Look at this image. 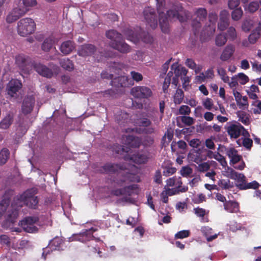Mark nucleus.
I'll list each match as a JSON object with an SVG mask.
<instances>
[{"label": "nucleus", "mask_w": 261, "mask_h": 261, "mask_svg": "<svg viewBox=\"0 0 261 261\" xmlns=\"http://www.w3.org/2000/svg\"><path fill=\"white\" fill-rule=\"evenodd\" d=\"M156 9L159 13V22L162 31L164 33H168L169 31V20H178L180 22L186 21L188 16L185 14L182 16L179 13L181 11L182 7L177 6L176 8L170 9L167 11L165 14L164 12L165 6V0H156Z\"/></svg>", "instance_id": "nucleus-1"}, {"label": "nucleus", "mask_w": 261, "mask_h": 261, "mask_svg": "<svg viewBox=\"0 0 261 261\" xmlns=\"http://www.w3.org/2000/svg\"><path fill=\"white\" fill-rule=\"evenodd\" d=\"M36 191L33 189H29L22 194L18 195L14 198L12 205H18L22 207L26 205L30 208L37 209L38 206V198L35 196Z\"/></svg>", "instance_id": "nucleus-2"}, {"label": "nucleus", "mask_w": 261, "mask_h": 261, "mask_svg": "<svg viewBox=\"0 0 261 261\" xmlns=\"http://www.w3.org/2000/svg\"><path fill=\"white\" fill-rule=\"evenodd\" d=\"M107 37L110 39V46L122 54H127L131 51L132 48L123 39L122 35L114 30L106 32Z\"/></svg>", "instance_id": "nucleus-3"}, {"label": "nucleus", "mask_w": 261, "mask_h": 261, "mask_svg": "<svg viewBox=\"0 0 261 261\" xmlns=\"http://www.w3.org/2000/svg\"><path fill=\"white\" fill-rule=\"evenodd\" d=\"M36 29V23L31 18L21 19L17 23L18 34L23 37L33 34Z\"/></svg>", "instance_id": "nucleus-4"}, {"label": "nucleus", "mask_w": 261, "mask_h": 261, "mask_svg": "<svg viewBox=\"0 0 261 261\" xmlns=\"http://www.w3.org/2000/svg\"><path fill=\"white\" fill-rule=\"evenodd\" d=\"M226 130L231 139H236L241 135L244 137H250L249 132L239 122L228 123L226 126Z\"/></svg>", "instance_id": "nucleus-5"}, {"label": "nucleus", "mask_w": 261, "mask_h": 261, "mask_svg": "<svg viewBox=\"0 0 261 261\" xmlns=\"http://www.w3.org/2000/svg\"><path fill=\"white\" fill-rule=\"evenodd\" d=\"M126 166V169L121 172L122 178L117 182L118 185L122 186L123 184L127 182H139L141 180L138 174V169L135 166H133L130 170L128 169Z\"/></svg>", "instance_id": "nucleus-6"}, {"label": "nucleus", "mask_w": 261, "mask_h": 261, "mask_svg": "<svg viewBox=\"0 0 261 261\" xmlns=\"http://www.w3.org/2000/svg\"><path fill=\"white\" fill-rule=\"evenodd\" d=\"M33 68L39 74L48 79L52 77L54 73L57 74L60 69L57 65H53L52 70L40 63H34Z\"/></svg>", "instance_id": "nucleus-7"}, {"label": "nucleus", "mask_w": 261, "mask_h": 261, "mask_svg": "<svg viewBox=\"0 0 261 261\" xmlns=\"http://www.w3.org/2000/svg\"><path fill=\"white\" fill-rule=\"evenodd\" d=\"M39 219L37 216H29L25 217L19 222L23 230L29 233L36 232L38 231V228L35 224L39 222Z\"/></svg>", "instance_id": "nucleus-8"}, {"label": "nucleus", "mask_w": 261, "mask_h": 261, "mask_svg": "<svg viewBox=\"0 0 261 261\" xmlns=\"http://www.w3.org/2000/svg\"><path fill=\"white\" fill-rule=\"evenodd\" d=\"M15 63L20 70L27 72L32 67H33L35 62L30 57L24 54H19L15 57Z\"/></svg>", "instance_id": "nucleus-9"}, {"label": "nucleus", "mask_w": 261, "mask_h": 261, "mask_svg": "<svg viewBox=\"0 0 261 261\" xmlns=\"http://www.w3.org/2000/svg\"><path fill=\"white\" fill-rule=\"evenodd\" d=\"M130 93L136 98L143 99L150 97L152 95V92L149 87L142 86L132 88Z\"/></svg>", "instance_id": "nucleus-10"}, {"label": "nucleus", "mask_w": 261, "mask_h": 261, "mask_svg": "<svg viewBox=\"0 0 261 261\" xmlns=\"http://www.w3.org/2000/svg\"><path fill=\"white\" fill-rule=\"evenodd\" d=\"M126 169V164L119 163L115 164L108 163L101 166L100 170L102 173L107 174L116 173L117 172H121Z\"/></svg>", "instance_id": "nucleus-11"}, {"label": "nucleus", "mask_w": 261, "mask_h": 261, "mask_svg": "<svg viewBox=\"0 0 261 261\" xmlns=\"http://www.w3.org/2000/svg\"><path fill=\"white\" fill-rule=\"evenodd\" d=\"M196 18L192 22V27L195 30L194 34H196L201 28L200 21L205 20L206 18L207 13L205 8H200L197 9L195 12Z\"/></svg>", "instance_id": "nucleus-12"}, {"label": "nucleus", "mask_w": 261, "mask_h": 261, "mask_svg": "<svg viewBox=\"0 0 261 261\" xmlns=\"http://www.w3.org/2000/svg\"><path fill=\"white\" fill-rule=\"evenodd\" d=\"M143 14L148 24L153 29L156 28L158 25V19L154 10L149 7L145 8Z\"/></svg>", "instance_id": "nucleus-13"}, {"label": "nucleus", "mask_w": 261, "mask_h": 261, "mask_svg": "<svg viewBox=\"0 0 261 261\" xmlns=\"http://www.w3.org/2000/svg\"><path fill=\"white\" fill-rule=\"evenodd\" d=\"M35 103V98L33 96H25L22 102L21 112L26 115L31 113Z\"/></svg>", "instance_id": "nucleus-14"}, {"label": "nucleus", "mask_w": 261, "mask_h": 261, "mask_svg": "<svg viewBox=\"0 0 261 261\" xmlns=\"http://www.w3.org/2000/svg\"><path fill=\"white\" fill-rule=\"evenodd\" d=\"M133 84L130 79L125 76L115 77L111 81V85L116 88L128 87Z\"/></svg>", "instance_id": "nucleus-15"}, {"label": "nucleus", "mask_w": 261, "mask_h": 261, "mask_svg": "<svg viewBox=\"0 0 261 261\" xmlns=\"http://www.w3.org/2000/svg\"><path fill=\"white\" fill-rule=\"evenodd\" d=\"M22 83L20 81L17 79H12L7 84V91L8 94L11 97L21 88Z\"/></svg>", "instance_id": "nucleus-16"}, {"label": "nucleus", "mask_w": 261, "mask_h": 261, "mask_svg": "<svg viewBox=\"0 0 261 261\" xmlns=\"http://www.w3.org/2000/svg\"><path fill=\"white\" fill-rule=\"evenodd\" d=\"M148 156L144 151H138L129 156V160L133 162L138 164H144L147 162Z\"/></svg>", "instance_id": "nucleus-17"}, {"label": "nucleus", "mask_w": 261, "mask_h": 261, "mask_svg": "<svg viewBox=\"0 0 261 261\" xmlns=\"http://www.w3.org/2000/svg\"><path fill=\"white\" fill-rule=\"evenodd\" d=\"M62 244V240L59 238L54 239L49 243V247L43 249L42 256L44 259H46V256L49 253L50 250H59L61 244Z\"/></svg>", "instance_id": "nucleus-18"}, {"label": "nucleus", "mask_w": 261, "mask_h": 261, "mask_svg": "<svg viewBox=\"0 0 261 261\" xmlns=\"http://www.w3.org/2000/svg\"><path fill=\"white\" fill-rule=\"evenodd\" d=\"M96 50V47L91 44H85L80 46L78 50V55L82 57L92 55Z\"/></svg>", "instance_id": "nucleus-19"}, {"label": "nucleus", "mask_w": 261, "mask_h": 261, "mask_svg": "<svg viewBox=\"0 0 261 261\" xmlns=\"http://www.w3.org/2000/svg\"><path fill=\"white\" fill-rule=\"evenodd\" d=\"M229 25V13L227 11L224 10L220 13V21L218 28L221 31L225 30Z\"/></svg>", "instance_id": "nucleus-20"}, {"label": "nucleus", "mask_w": 261, "mask_h": 261, "mask_svg": "<svg viewBox=\"0 0 261 261\" xmlns=\"http://www.w3.org/2000/svg\"><path fill=\"white\" fill-rule=\"evenodd\" d=\"M11 206L12 208L11 211L8 212L6 222L13 224L16 221V219L19 215L20 208L21 207H18V205H16L13 206L12 204Z\"/></svg>", "instance_id": "nucleus-21"}, {"label": "nucleus", "mask_w": 261, "mask_h": 261, "mask_svg": "<svg viewBox=\"0 0 261 261\" xmlns=\"http://www.w3.org/2000/svg\"><path fill=\"white\" fill-rule=\"evenodd\" d=\"M125 144L132 148H139L142 144L141 139L134 135L126 136Z\"/></svg>", "instance_id": "nucleus-22"}, {"label": "nucleus", "mask_w": 261, "mask_h": 261, "mask_svg": "<svg viewBox=\"0 0 261 261\" xmlns=\"http://www.w3.org/2000/svg\"><path fill=\"white\" fill-rule=\"evenodd\" d=\"M224 209L230 213H237L240 211L239 203L236 201L228 200L223 204Z\"/></svg>", "instance_id": "nucleus-23"}, {"label": "nucleus", "mask_w": 261, "mask_h": 261, "mask_svg": "<svg viewBox=\"0 0 261 261\" xmlns=\"http://www.w3.org/2000/svg\"><path fill=\"white\" fill-rule=\"evenodd\" d=\"M209 21L211 24L205 28L206 30H207V36H212L215 32L216 27L215 25L218 17L216 13H210L208 15Z\"/></svg>", "instance_id": "nucleus-24"}, {"label": "nucleus", "mask_w": 261, "mask_h": 261, "mask_svg": "<svg viewBox=\"0 0 261 261\" xmlns=\"http://www.w3.org/2000/svg\"><path fill=\"white\" fill-rule=\"evenodd\" d=\"M122 33L127 40L135 43H137L139 41V34L130 28H125L122 30Z\"/></svg>", "instance_id": "nucleus-25"}, {"label": "nucleus", "mask_w": 261, "mask_h": 261, "mask_svg": "<svg viewBox=\"0 0 261 261\" xmlns=\"http://www.w3.org/2000/svg\"><path fill=\"white\" fill-rule=\"evenodd\" d=\"M235 48L232 45H227L220 56V59L222 61H226L228 60L233 55Z\"/></svg>", "instance_id": "nucleus-26"}, {"label": "nucleus", "mask_w": 261, "mask_h": 261, "mask_svg": "<svg viewBox=\"0 0 261 261\" xmlns=\"http://www.w3.org/2000/svg\"><path fill=\"white\" fill-rule=\"evenodd\" d=\"M75 48L74 42L68 40L63 42L60 46L61 51L64 55H68L71 53Z\"/></svg>", "instance_id": "nucleus-27"}, {"label": "nucleus", "mask_w": 261, "mask_h": 261, "mask_svg": "<svg viewBox=\"0 0 261 261\" xmlns=\"http://www.w3.org/2000/svg\"><path fill=\"white\" fill-rule=\"evenodd\" d=\"M14 119L13 114L9 113L7 115L0 121V128L3 129H8L12 124Z\"/></svg>", "instance_id": "nucleus-28"}, {"label": "nucleus", "mask_w": 261, "mask_h": 261, "mask_svg": "<svg viewBox=\"0 0 261 261\" xmlns=\"http://www.w3.org/2000/svg\"><path fill=\"white\" fill-rule=\"evenodd\" d=\"M93 228L85 229L78 235V240L82 242L91 240L94 237L93 235Z\"/></svg>", "instance_id": "nucleus-29"}, {"label": "nucleus", "mask_w": 261, "mask_h": 261, "mask_svg": "<svg viewBox=\"0 0 261 261\" xmlns=\"http://www.w3.org/2000/svg\"><path fill=\"white\" fill-rule=\"evenodd\" d=\"M173 136V129L171 127L168 128L162 139V142L165 146L168 145L172 141Z\"/></svg>", "instance_id": "nucleus-30"}, {"label": "nucleus", "mask_w": 261, "mask_h": 261, "mask_svg": "<svg viewBox=\"0 0 261 261\" xmlns=\"http://www.w3.org/2000/svg\"><path fill=\"white\" fill-rule=\"evenodd\" d=\"M123 189L124 195L130 196L134 194H138L139 193V186L138 185L133 184L125 186L123 187Z\"/></svg>", "instance_id": "nucleus-31"}, {"label": "nucleus", "mask_w": 261, "mask_h": 261, "mask_svg": "<svg viewBox=\"0 0 261 261\" xmlns=\"http://www.w3.org/2000/svg\"><path fill=\"white\" fill-rule=\"evenodd\" d=\"M60 65L66 70L72 71L74 68V64L72 61L68 58H64L60 60Z\"/></svg>", "instance_id": "nucleus-32"}, {"label": "nucleus", "mask_w": 261, "mask_h": 261, "mask_svg": "<svg viewBox=\"0 0 261 261\" xmlns=\"http://www.w3.org/2000/svg\"><path fill=\"white\" fill-rule=\"evenodd\" d=\"M259 186V184L256 181L254 180L249 183H247L246 181L245 184H239L237 185V187L240 190H246L248 189L256 190Z\"/></svg>", "instance_id": "nucleus-33"}, {"label": "nucleus", "mask_w": 261, "mask_h": 261, "mask_svg": "<svg viewBox=\"0 0 261 261\" xmlns=\"http://www.w3.org/2000/svg\"><path fill=\"white\" fill-rule=\"evenodd\" d=\"M140 34L138 35L139 39H141L143 42L146 43H151L153 42V37L148 33L142 31L141 29H140Z\"/></svg>", "instance_id": "nucleus-34"}, {"label": "nucleus", "mask_w": 261, "mask_h": 261, "mask_svg": "<svg viewBox=\"0 0 261 261\" xmlns=\"http://www.w3.org/2000/svg\"><path fill=\"white\" fill-rule=\"evenodd\" d=\"M173 72L170 71L168 73L164 79L162 88L163 91L165 93H167L168 92V89L171 84V77L173 76Z\"/></svg>", "instance_id": "nucleus-35"}, {"label": "nucleus", "mask_w": 261, "mask_h": 261, "mask_svg": "<svg viewBox=\"0 0 261 261\" xmlns=\"http://www.w3.org/2000/svg\"><path fill=\"white\" fill-rule=\"evenodd\" d=\"M227 40L226 35L220 33L217 35L215 38V44L217 46L221 47L225 44Z\"/></svg>", "instance_id": "nucleus-36"}, {"label": "nucleus", "mask_w": 261, "mask_h": 261, "mask_svg": "<svg viewBox=\"0 0 261 261\" xmlns=\"http://www.w3.org/2000/svg\"><path fill=\"white\" fill-rule=\"evenodd\" d=\"M10 152L8 149L3 148L0 152V165L5 164L9 158Z\"/></svg>", "instance_id": "nucleus-37"}, {"label": "nucleus", "mask_w": 261, "mask_h": 261, "mask_svg": "<svg viewBox=\"0 0 261 261\" xmlns=\"http://www.w3.org/2000/svg\"><path fill=\"white\" fill-rule=\"evenodd\" d=\"M260 32L257 28L253 30L248 37V40L251 44L255 43L260 36Z\"/></svg>", "instance_id": "nucleus-38"}, {"label": "nucleus", "mask_w": 261, "mask_h": 261, "mask_svg": "<svg viewBox=\"0 0 261 261\" xmlns=\"http://www.w3.org/2000/svg\"><path fill=\"white\" fill-rule=\"evenodd\" d=\"M184 94L180 89H177L173 97V101L175 104H180L183 100Z\"/></svg>", "instance_id": "nucleus-39"}, {"label": "nucleus", "mask_w": 261, "mask_h": 261, "mask_svg": "<svg viewBox=\"0 0 261 261\" xmlns=\"http://www.w3.org/2000/svg\"><path fill=\"white\" fill-rule=\"evenodd\" d=\"M54 44L53 40L50 38L45 39L42 44L41 48L44 51H48L51 48Z\"/></svg>", "instance_id": "nucleus-40"}, {"label": "nucleus", "mask_w": 261, "mask_h": 261, "mask_svg": "<svg viewBox=\"0 0 261 261\" xmlns=\"http://www.w3.org/2000/svg\"><path fill=\"white\" fill-rule=\"evenodd\" d=\"M29 10L28 9H25L24 8H20L19 7H17L13 9V10L10 12L12 14L18 16V19L21 17L22 16L24 15L27 11Z\"/></svg>", "instance_id": "nucleus-41"}, {"label": "nucleus", "mask_w": 261, "mask_h": 261, "mask_svg": "<svg viewBox=\"0 0 261 261\" xmlns=\"http://www.w3.org/2000/svg\"><path fill=\"white\" fill-rule=\"evenodd\" d=\"M243 10L241 8L234 9L231 13L232 19L234 21L240 20L243 15Z\"/></svg>", "instance_id": "nucleus-42"}, {"label": "nucleus", "mask_w": 261, "mask_h": 261, "mask_svg": "<svg viewBox=\"0 0 261 261\" xmlns=\"http://www.w3.org/2000/svg\"><path fill=\"white\" fill-rule=\"evenodd\" d=\"M239 120L245 125L250 124V119L248 115L244 112H241L238 115Z\"/></svg>", "instance_id": "nucleus-43"}, {"label": "nucleus", "mask_w": 261, "mask_h": 261, "mask_svg": "<svg viewBox=\"0 0 261 261\" xmlns=\"http://www.w3.org/2000/svg\"><path fill=\"white\" fill-rule=\"evenodd\" d=\"M180 120L186 126H191L194 123V119L190 116H182L180 117Z\"/></svg>", "instance_id": "nucleus-44"}, {"label": "nucleus", "mask_w": 261, "mask_h": 261, "mask_svg": "<svg viewBox=\"0 0 261 261\" xmlns=\"http://www.w3.org/2000/svg\"><path fill=\"white\" fill-rule=\"evenodd\" d=\"M192 202L195 204H199L202 203L206 200L205 195L203 194H199L197 196H194L192 199Z\"/></svg>", "instance_id": "nucleus-45"}, {"label": "nucleus", "mask_w": 261, "mask_h": 261, "mask_svg": "<svg viewBox=\"0 0 261 261\" xmlns=\"http://www.w3.org/2000/svg\"><path fill=\"white\" fill-rule=\"evenodd\" d=\"M193 151L194 153H196L198 156H200V157H201L203 160H205V153L206 151V148L203 145L200 146L196 149H194Z\"/></svg>", "instance_id": "nucleus-46"}, {"label": "nucleus", "mask_w": 261, "mask_h": 261, "mask_svg": "<svg viewBox=\"0 0 261 261\" xmlns=\"http://www.w3.org/2000/svg\"><path fill=\"white\" fill-rule=\"evenodd\" d=\"M9 202L8 200H2L0 202V218H1L4 214L6 212L8 207L9 206Z\"/></svg>", "instance_id": "nucleus-47"}, {"label": "nucleus", "mask_w": 261, "mask_h": 261, "mask_svg": "<svg viewBox=\"0 0 261 261\" xmlns=\"http://www.w3.org/2000/svg\"><path fill=\"white\" fill-rule=\"evenodd\" d=\"M164 170L163 171V175L167 177L169 176L174 173H175L176 171V169L175 167H170V166H165L164 168Z\"/></svg>", "instance_id": "nucleus-48"}, {"label": "nucleus", "mask_w": 261, "mask_h": 261, "mask_svg": "<svg viewBox=\"0 0 261 261\" xmlns=\"http://www.w3.org/2000/svg\"><path fill=\"white\" fill-rule=\"evenodd\" d=\"M210 167V165L208 162H203L198 164L197 170L200 172H204L208 171Z\"/></svg>", "instance_id": "nucleus-49"}, {"label": "nucleus", "mask_w": 261, "mask_h": 261, "mask_svg": "<svg viewBox=\"0 0 261 261\" xmlns=\"http://www.w3.org/2000/svg\"><path fill=\"white\" fill-rule=\"evenodd\" d=\"M217 72L219 75L221 76V79L225 83H228L229 80V77L226 75L225 70L223 68H219L217 69Z\"/></svg>", "instance_id": "nucleus-50"}, {"label": "nucleus", "mask_w": 261, "mask_h": 261, "mask_svg": "<svg viewBox=\"0 0 261 261\" xmlns=\"http://www.w3.org/2000/svg\"><path fill=\"white\" fill-rule=\"evenodd\" d=\"M242 144L244 147L248 150H250L253 144L252 140L249 138L250 137H244Z\"/></svg>", "instance_id": "nucleus-51"}, {"label": "nucleus", "mask_w": 261, "mask_h": 261, "mask_svg": "<svg viewBox=\"0 0 261 261\" xmlns=\"http://www.w3.org/2000/svg\"><path fill=\"white\" fill-rule=\"evenodd\" d=\"M192 169L188 166L182 167L180 171L183 177H188L192 173Z\"/></svg>", "instance_id": "nucleus-52"}, {"label": "nucleus", "mask_w": 261, "mask_h": 261, "mask_svg": "<svg viewBox=\"0 0 261 261\" xmlns=\"http://www.w3.org/2000/svg\"><path fill=\"white\" fill-rule=\"evenodd\" d=\"M228 37L231 40H234L237 38V32L234 28L229 27L227 31Z\"/></svg>", "instance_id": "nucleus-53"}, {"label": "nucleus", "mask_w": 261, "mask_h": 261, "mask_svg": "<svg viewBox=\"0 0 261 261\" xmlns=\"http://www.w3.org/2000/svg\"><path fill=\"white\" fill-rule=\"evenodd\" d=\"M151 124V121L150 119L147 118H143L140 119L138 121V124L139 126L147 127L149 126Z\"/></svg>", "instance_id": "nucleus-54"}, {"label": "nucleus", "mask_w": 261, "mask_h": 261, "mask_svg": "<svg viewBox=\"0 0 261 261\" xmlns=\"http://www.w3.org/2000/svg\"><path fill=\"white\" fill-rule=\"evenodd\" d=\"M190 234V232L188 230H183L178 231L175 235L176 239H184L188 237Z\"/></svg>", "instance_id": "nucleus-55"}, {"label": "nucleus", "mask_w": 261, "mask_h": 261, "mask_svg": "<svg viewBox=\"0 0 261 261\" xmlns=\"http://www.w3.org/2000/svg\"><path fill=\"white\" fill-rule=\"evenodd\" d=\"M226 176L228 178L234 179L237 177L238 172H236L232 168L227 167L225 171Z\"/></svg>", "instance_id": "nucleus-56"}, {"label": "nucleus", "mask_w": 261, "mask_h": 261, "mask_svg": "<svg viewBox=\"0 0 261 261\" xmlns=\"http://www.w3.org/2000/svg\"><path fill=\"white\" fill-rule=\"evenodd\" d=\"M178 112L179 114L189 115L191 113V109L187 105H182L180 107Z\"/></svg>", "instance_id": "nucleus-57"}, {"label": "nucleus", "mask_w": 261, "mask_h": 261, "mask_svg": "<svg viewBox=\"0 0 261 261\" xmlns=\"http://www.w3.org/2000/svg\"><path fill=\"white\" fill-rule=\"evenodd\" d=\"M154 143L153 137L149 136H145L143 141H142V144L145 146H150Z\"/></svg>", "instance_id": "nucleus-58"}, {"label": "nucleus", "mask_w": 261, "mask_h": 261, "mask_svg": "<svg viewBox=\"0 0 261 261\" xmlns=\"http://www.w3.org/2000/svg\"><path fill=\"white\" fill-rule=\"evenodd\" d=\"M259 4L257 2H252L248 5L247 10L250 13H253L258 10Z\"/></svg>", "instance_id": "nucleus-59"}, {"label": "nucleus", "mask_w": 261, "mask_h": 261, "mask_svg": "<svg viewBox=\"0 0 261 261\" xmlns=\"http://www.w3.org/2000/svg\"><path fill=\"white\" fill-rule=\"evenodd\" d=\"M189 145L194 148H198L201 146V141L199 139H193L189 142Z\"/></svg>", "instance_id": "nucleus-60"}, {"label": "nucleus", "mask_w": 261, "mask_h": 261, "mask_svg": "<svg viewBox=\"0 0 261 261\" xmlns=\"http://www.w3.org/2000/svg\"><path fill=\"white\" fill-rule=\"evenodd\" d=\"M130 75L133 80L137 82L141 81L143 80L142 75L141 73L135 71H132L130 72Z\"/></svg>", "instance_id": "nucleus-61"}, {"label": "nucleus", "mask_w": 261, "mask_h": 261, "mask_svg": "<svg viewBox=\"0 0 261 261\" xmlns=\"http://www.w3.org/2000/svg\"><path fill=\"white\" fill-rule=\"evenodd\" d=\"M238 77L240 83L242 85H245L249 81L248 77L244 73H238Z\"/></svg>", "instance_id": "nucleus-62"}, {"label": "nucleus", "mask_w": 261, "mask_h": 261, "mask_svg": "<svg viewBox=\"0 0 261 261\" xmlns=\"http://www.w3.org/2000/svg\"><path fill=\"white\" fill-rule=\"evenodd\" d=\"M189 156L191 159V160L194 162L195 163L198 164L200 162L204 161L201 157L198 156L196 153H193V151H192L189 154Z\"/></svg>", "instance_id": "nucleus-63"}, {"label": "nucleus", "mask_w": 261, "mask_h": 261, "mask_svg": "<svg viewBox=\"0 0 261 261\" xmlns=\"http://www.w3.org/2000/svg\"><path fill=\"white\" fill-rule=\"evenodd\" d=\"M195 214L199 217H203L206 214L205 210L204 208L197 207L193 209Z\"/></svg>", "instance_id": "nucleus-64"}]
</instances>
